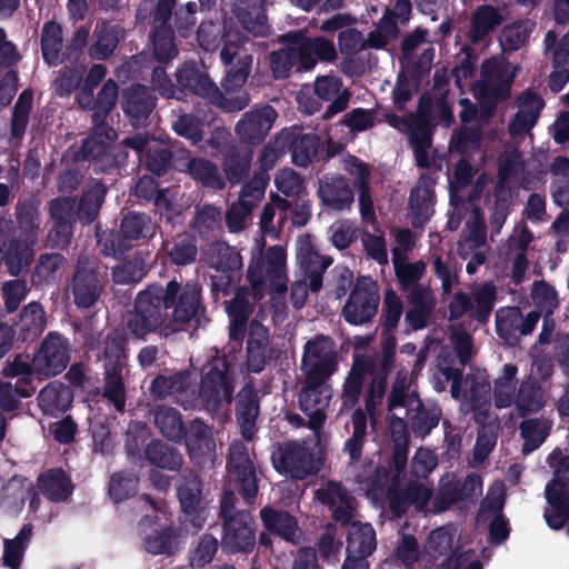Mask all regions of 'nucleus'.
I'll list each match as a JSON object with an SVG mask.
<instances>
[{"instance_id": "1", "label": "nucleus", "mask_w": 569, "mask_h": 569, "mask_svg": "<svg viewBox=\"0 0 569 569\" xmlns=\"http://www.w3.org/2000/svg\"><path fill=\"white\" fill-rule=\"evenodd\" d=\"M262 243H257V253L252 256L248 269V279L254 291V296L262 298L270 295L274 315L282 318L286 312V251L280 246L269 248L261 253Z\"/></svg>"}, {"instance_id": "2", "label": "nucleus", "mask_w": 569, "mask_h": 569, "mask_svg": "<svg viewBox=\"0 0 569 569\" xmlns=\"http://www.w3.org/2000/svg\"><path fill=\"white\" fill-rule=\"evenodd\" d=\"M443 376L447 380H452L451 396L460 399V388L463 387L466 392L461 398V408L463 411H472L478 423L483 425L482 432L478 436L475 449L473 460L482 462L496 443L492 431H486V420L490 410V385L483 379L467 377L463 381L458 382L459 372L452 371L450 368L443 369Z\"/></svg>"}, {"instance_id": "3", "label": "nucleus", "mask_w": 569, "mask_h": 569, "mask_svg": "<svg viewBox=\"0 0 569 569\" xmlns=\"http://www.w3.org/2000/svg\"><path fill=\"white\" fill-rule=\"evenodd\" d=\"M391 435L397 445H406L407 427L406 419L412 420L413 428L429 432L439 422L437 413L427 415L421 411V402L416 391L410 388L406 376H398L389 400Z\"/></svg>"}, {"instance_id": "4", "label": "nucleus", "mask_w": 569, "mask_h": 569, "mask_svg": "<svg viewBox=\"0 0 569 569\" xmlns=\"http://www.w3.org/2000/svg\"><path fill=\"white\" fill-rule=\"evenodd\" d=\"M106 190L102 184L96 183L77 203L69 198L59 199L51 204V216L56 222L54 243L64 246L68 243L71 227L70 223L77 216L81 221L90 222L97 216L103 201Z\"/></svg>"}, {"instance_id": "5", "label": "nucleus", "mask_w": 569, "mask_h": 569, "mask_svg": "<svg viewBox=\"0 0 569 569\" xmlns=\"http://www.w3.org/2000/svg\"><path fill=\"white\" fill-rule=\"evenodd\" d=\"M457 531L450 527H441L430 532L421 555V566L430 568L441 560L442 569H482L469 551L457 555Z\"/></svg>"}, {"instance_id": "6", "label": "nucleus", "mask_w": 569, "mask_h": 569, "mask_svg": "<svg viewBox=\"0 0 569 569\" xmlns=\"http://www.w3.org/2000/svg\"><path fill=\"white\" fill-rule=\"evenodd\" d=\"M560 453L552 452L549 463L556 468L555 478L546 487L548 507L545 519L551 529L563 527L569 518V455L559 460Z\"/></svg>"}, {"instance_id": "7", "label": "nucleus", "mask_w": 569, "mask_h": 569, "mask_svg": "<svg viewBox=\"0 0 569 569\" xmlns=\"http://www.w3.org/2000/svg\"><path fill=\"white\" fill-rule=\"evenodd\" d=\"M518 68L502 59H490L482 63L479 81L473 86L476 98L485 107L508 94Z\"/></svg>"}, {"instance_id": "8", "label": "nucleus", "mask_w": 569, "mask_h": 569, "mask_svg": "<svg viewBox=\"0 0 569 569\" xmlns=\"http://www.w3.org/2000/svg\"><path fill=\"white\" fill-rule=\"evenodd\" d=\"M160 301L163 322L171 317L174 323L183 325L196 316L199 307V289L191 283L180 288L178 282L170 281L164 292L160 288Z\"/></svg>"}, {"instance_id": "9", "label": "nucleus", "mask_w": 569, "mask_h": 569, "mask_svg": "<svg viewBox=\"0 0 569 569\" xmlns=\"http://www.w3.org/2000/svg\"><path fill=\"white\" fill-rule=\"evenodd\" d=\"M106 369L104 397L113 403L118 411L124 407V387L121 370L124 366L123 339L116 335L106 341L103 349Z\"/></svg>"}, {"instance_id": "10", "label": "nucleus", "mask_w": 569, "mask_h": 569, "mask_svg": "<svg viewBox=\"0 0 569 569\" xmlns=\"http://www.w3.org/2000/svg\"><path fill=\"white\" fill-rule=\"evenodd\" d=\"M232 376L233 369L224 359L217 358L210 365L200 389V399L208 410L230 403L233 393Z\"/></svg>"}, {"instance_id": "11", "label": "nucleus", "mask_w": 569, "mask_h": 569, "mask_svg": "<svg viewBox=\"0 0 569 569\" xmlns=\"http://www.w3.org/2000/svg\"><path fill=\"white\" fill-rule=\"evenodd\" d=\"M336 349L326 337L309 341L305 347L301 369L307 381H326L336 370Z\"/></svg>"}, {"instance_id": "12", "label": "nucleus", "mask_w": 569, "mask_h": 569, "mask_svg": "<svg viewBox=\"0 0 569 569\" xmlns=\"http://www.w3.org/2000/svg\"><path fill=\"white\" fill-rule=\"evenodd\" d=\"M163 323L160 287L150 286L147 290L138 295L136 312L130 318L128 328L136 337H143L146 333L156 330Z\"/></svg>"}, {"instance_id": "13", "label": "nucleus", "mask_w": 569, "mask_h": 569, "mask_svg": "<svg viewBox=\"0 0 569 569\" xmlns=\"http://www.w3.org/2000/svg\"><path fill=\"white\" fill-rule=\"evenodd\" d=\"M495 301L496 288L491 282H486L472 290V299L462 292L456 293L449 305L450 317L455 319L468 313L485 322L493 309Z\"/></svg>"}, {"instance_id": "14", "label": "nucleus", "mask_w": 569, "mask_h": 569, "mask_svg": "<svg viewBox=\"0 0 569 569\" xmlns=\"http://www.w3.org/2000/svg\"><path fill=\"white\" fill-rule=\"evenodd\" d=\"M231 509V493L226 492L221 501V512L226 518L223 545L231 550H247L254 541L252 517L241 511L228 518Z\"/></svg>"}, {"instance_id": "15", "label": "nucleus", "mask_w": 569, "mask_h": 569, "mask_svg": "<svg viewBox=\"0 0 569 569\" xmlns=\"http://www.w3.org/2000/svg\"><path fill=\"white\" fill-rule=\"evenodd\" d=\"M379 296L370 278L359 280L343 308L345 319L352 325L369 321L377 312Z\"/></svg>"}, {"instance_id": "16", "label": "nucleus", "mask_w": 569, "mask_h": 569, "mask_svg": "<svg viewBox=\"0 0 569 569\" xmlns=\"http://www.w3.org/2000/svg\"><path fill=\"white\" fill-rule=\"evenodd\" d=\"M69 361L68 345L64 338L49 333L32 359V371L41 377L62 372Z\"/></svg>"}, {"instance_id": "17", "label": "nucleus", "mask_w": 569, "mask_h": 569, "mask_svg": "<svg viewBox=\"0 0 569 569\" xmlns=\"http://www.w3.org/2000/svg\"><path fill=\"white\" fill-rule=\"evenodd\" d=\"M208 262L217 272L211 276L213 289L226 295V284L236 280L242 267L239 252L226 243H216L208 253Z\"/></svg>"}, {"instance_id": "18", "label": "nucleus", "mask_w": 569, "mask_h": 569, "mask_svg": "<svg viewBox=\"0 0 569 569\" xmlns=\"http://www.w3.org/2000/svg\"><path fill=\"white\" fill-rule=\"evenodd\" d=\"M238 34L228 32L226 34L224 46L221 50V59L226 64L232 63L227 70L224 78V88L228 91L242 87L249 74L252 58L240 47Z\"/></svg>"}, {"instance_id": "19", "label": "nucleus", "mask_w": 569, "mask_h": 569, "mask_svg": "<svg viewBox=\"0 0 569 569\" xmlns=\"http://www.w3.org/2000/svg\"><path fill=\"white\" fill-rule=\"evenodd\" d=\"M229 480L237 482L247 501H251L258 491L256 472L249 458L248 449L242 442H233L230 447Z\"/></svg>"}, {"instance_id": "20", "label": "nucleus", "mask_w": 569, "mask_h": 569, "mask_svg": "<svg viewBox=\"0 0 569 569\" xmlns=\"http://www.w3.org/2000/svg\"><path fill=\"white\" fill-rule=\"evenodd\" d=\"M274 468L295 478H303L315 470L313 459L308 448L299 443H287L272 452Z\"/></svg>"}, {"instance_id": "21", "label": "nucleus", "mask_w": 569, "mask_h": 569, "mask_svg": "<svg viewBox=\"0 0 569 569\" xmlns=\"http://www.w3.org/2000/svg\"><path fill=\"white\" fill-rule=\"evenodd\" d=\"M332 397L330 386L326 381L311 383L307 381V386L301 391L299 403L301 410L309 418V426L313 430H318L326 420V410Z\"/></svg>"}, {"instance_id": "22", "label": "nucleus", "mask_w": 569, "mask_h": 569, "mask_svg": "<svg viewBox=\"0 0 569 569\" xmlns=\"http://www.w3.org/2000/svg\"><path fill=\"white\" fill-rule=\"evenodd\" d=\"M267 181V177L260 174L242 189L238 203L228 211L227 221L231 231L237 232L243 228L246 218L263 198Z\"/></svg>"}, {"instance_id": "23", "label": "nucleus", "mask_w": 569, "mask_h": 569, "mask_svg": "<svg viewBox=\"0 0 569 569\" xmlns=\"http://www.w3.org/2000/svg\"><path fill=\"white\" fill-rule=\"evenodd\" d=\"M297 259L303 271H310V290L318 291L322 284V271L330 266L331 259L321 258L313 249L311 238L307 234L297 239Z\"/></svg>"}, {"instance_id": "24", "label": "nucleus", "mask_w": 569, "mask_h": 569, "mask_svg": "<svg viewBox=\"0 0 569 569\" xmlns=\"http://www.w3.org/2000/svg\"><path fill=\"white\" fill-rule=\"evenodd\" d=\"M316 495L320 502L329 507L337 521L348 523L353 519L355 499L338 483L329 482Z\"/></svg>"}, {"instance_id": "25", "label": "nucleus", "mask_w": 569, "mask_h": 569, "mask_svg": "<svg viewBox=\"0 0 569 569\" xmlns=\"http://www.w3.org/2000/svg\"><path fill=\"white\" fill-rule=\"evenodd\" d=\"M296 38L297 49L299 50L300 67L302 69H311L316 64V58L322 61H331L336 58L337 52L333 43L325 38L308 39L300 33L291 34Z\"/></svg>"}, {"instance_id": "26", "label": "nucleus", "mask_w": 569, "mask_h": 569, "mask_svg": "<svg viewBox=\"0 0 569 569\" xmlns=\"http://www.w3.org/2000/svg\"><path fill=\"white\" fill-rule=\"evenodd\" d=\"M276 116L274 109L269 106L251 111L238 123L237 132L243 140H260L271 129Z\"/></svg>"}, {"instance_id": "27", "label": "nucleus", "mask_w": 569, "mask_h": 569, "mask_svg": "<svg viewBox=\"0 0 569 569\" xmlns=\"http://www.w3.org/2000/svg\"><path fill=\"white\" fill-rule=\"evenodd\" d=\"M519 110L510 123L511 136H521L531 130L543 108L542 99L532 92L523 93L518 100Z\"/></svg>"}, {"instance_id": "28", "label": "nucleus", "mask_w": 569, "mask_h": 569, "mask_svg": "<svg viewBox=\"0 0 569 569\" xmlns=\"http://www.w3.org/2000/svg\"><path fill=\"white\" fill-rule=\"evenodd\" d=\"M101 282L92 268H79L72 282L74 303L80 308H89L99 298Z\"/></svg>"}, {"instance_id": "29", "label": "nucleus", "mask_w": 569, "mask_h": 569, "mask_svg": "<svg viewBox=\"0 0 569 569\" xmlns=\"http://www.w3.org/2000/svg\"><path fill=\"white\" fill-rule=\"evenodd\" d=\"M409 208L412 223L417 227H421L431 217L433 191L432 183L428 178L422 177L411 191Z\"/></svg>"}, {"instance_id": "30", "label": "nucleus", "mask_w": 569, "mask_h": 569, "mask_svg": "<svg viewBox=\"0 0 569 569\" xmlns=\"http://www.w3.org/2000/svg\"><path fill=\"white\" fill-rule=\"evenodd\" d=\"M318 194L322 203L332 210H343L353 202V192L342 178L320 181Z\"/></svg>"}, {"instance_id": "31", "label": "nucleus", "mask_w": 569, "mask_h": 569, "mask_svg": "<svg viewBox=\"0 0 569 569\" xmlns=\"http://www.w3.org/2000/svg\"><path fill=\"white\" fill-rule=\"evenodd\" d=\"M261 519L269 532L278 535L287 541H299L301 531L295 518L289 513L264 508L261 510Z\"/></svg>"}, {"instance_id": "32", "label": "nucleus", "mask_w": 569, "mask_h": 569, "mask_svg": "<svg viewBox=\"0 0 569 569\" xmlns=\"http://www.w3.org/2000/svg\"><path fill=\"white\" fill-rule=\"evenodd\" d=\"M348 557L365 559L376 549V533L371 525L353 521L347 540Z\"/></svg>"}, {"instance_id": "33", "label": "nucleus", "mask_w": 569, "mask_h": 569, "mask_svg": "<svg viewBox=\"0 0 569 569\" xmlns=\"http://www.w3.org/2000/svg\"><path fill=\"white\" fill-rule=\"evenodd\" d=\"M73 399L71 390L61 383H50L43 388L39 396L38 402L43 413L57 416L69 409Z\"/></svg>"}, {"instance_id": "34", "label": "nucleus", "mask_w": 569, "mask_h": 569, "mask_svg": "<svg viewBox=\"0 0 569 569\" xmlns=\"http://www.w3.org/2000/svg\"><path fill=\"white\" fill-rule=\"evenodd\" d=\"M153 106L152 97L142 86H133L123 94V110L134 124L144 120Z\"/></svg>"}, {"instance_id": "35", "label": "nucleus", "mask_w": 569, "mask_h": 569, "mask_svg": "<svg viewBox=\"0 0 569 569\" xmlns=\"http://www.w3.org/2000/svg\"><path fill=\"white\" fill-rule=\"evenodd\" d=\"M341 81L339 78L323 76L316 80L315 92L319 99L331 101L328 110V117L342 111L348 102L349 96L341 90Z\"/></svg>"}, {"instance_id": "36", "label": "nucleus", "mask_w": 569, "mask_h": 569, "mask_svg": "<svg viewBox=\"0 0 569 569\" xmlns=\"http://www.w3.org/2000/svg\"><path fill=\"white\" fill-rule=\"evenodd\" d=\"M259 408L257 396L252 388L246 387L238 395L237 417L241 427L242 436L251 439L254 433V423Z\"/></svg>"}, {"instance_id": "37", "label": "nucleus", "mask_w": 569, "mask_h": 569, "mask_svg": "<svg viewBox=\"0 0 569 569\" xmlns=\"http://www.w3.org/2000/svg\"><path fill=\"white\" fill-rule=\"evenodd\" d=\"M178 82L201 97H211L217 92V87L209 77L194 63H184L177 73Z\"/></svg>"}, {"instance_id": "38", "label": "nucleus", "mask_w": 569, "mask_h": 569, "mask_svg": "<svg viewBox=\"0 0 569 569\" xmlns=\"http://www.w3.org/2000/svg\"><path fill=\"white\" fill-rule=\"evenodd\" d=\"M126 143L133 148L139 154L147 149L146 162L149 170L156 174L164 172L170 161L169 152L164 147L153 150L148 138L142 136L128 138L126 139Z\"/></svg>"}, {"instance_id": "39", "label": "nucleus", "mask_w": 569, "mask_h": 569, "mask_svg": "<svg viewBox=\"0 0 569 569\" xmlns=\"http://www.w3.org/2000/svg\"><path fill=\"white\" fill-rule=\"evenodd\" d=\"M39 486L43 495L54 501L67 499L72 491L70 479L61 469L43 473L39 478Z\"/></svg>"}, {"instance_id": "40", "label": "nucleus", "mask_w": 569, "mask_h": 569, "mask_svg": "<svg viewBox=\"0 0 569 569\" xmlns=\"http://www.w3.org/2000/svg\"><path fill=\"white\" fill-rule=\"evenodd\" d=\"M187 447L191 458L210 455L214 443L209 427L200 421H193L187 431Z\"/></svg>"}, {"instance_id": "41", "label": "nucleus", "mask_w": 569, "mask_h": 569, "mask_svg": "<svg viewBox=\"0 0 569 569\" xmlns=\"http://www.w3.org/2000/svg\"><path fill=\"white\" fill-rule=\"evenodd\" d=\"M32 536V527L24 525L19 533L12 539L3 541V563L10 569H18L24 551L30 542Z\"/></svg>"}, {"instance_id": "42", "label": "nucleus", "mask_w": 569, "mask_h": 569, "mask_svg": "<svg viewBox=\"0 0 569 569\" xmlns=\"http://www.w3.org/2000/svg\"><path fill=\"white\" fill-rule=\"evenodd\" d=\"M290 132L291 139L288 141L292 150V161L301 167H306L316 156L318 139L313 133L300 134L296 130H284Z\"/></svg>"}, {"instance_id": "43", "label": "nucleus", "mask_w": 569, "mask_h": 569, "mask_svg": "<svg viewBox=\"0 0 569 569\" xmlns=\"http://www.w3.org/2000/svg\"><path fill=\"white\" fill-rule=\"evenodd\" d=\"M411 303L412 308L407 313V321L413 329H421L426 326L435 301L428 290L415 289L411 293Z\"/></svg>"}, {"instance_id": "44", "label": "nucleus", "mask_w": 569, "mask_h": 569, "mask_svg": "<svg viewBox=\"0 0 569 569\" xmlns=\"http://www.w3.org/2000/svg\"><path fill=\"white\" fill-rule=\"evenodd\" d=\"M31 482L20 477H13L4 487L2 507L8 511L21 510L24 500L31 493Z\"/></svg>"}, {"instance_id": "45", "label": "nucleus", "mask_w": 569, "mask_h": 569, "mask_svg": "<svg viewBox=\"0 0 569 569\" xmlns=\"http://www.w3.org/2000/svg\"><path fill=\"white\" fill-rule=\"evenodd\" d=\"M517 368L506 365L502 376L497 379L495 387V402L498 408H507L515 401Z\"/></svg>"}, {"instance_id": "46", "label": "nucleus", "mask_w": 569, "mask_h": 569, "mask_svg": "<svg viewBox=\"0 0 569 569\" xmlns=\"http://www.w3.org/2000/svg\"><path fill=\"white\" fill-rule=\"evenodd\" d=\"M146 456L152 465L170 470L179 468L182 462L177 450L159 441H153L147 447Z\"/></svg>"}, {"instance_id": "47", "label": "nucleus", "mask_w": 569, "mask_h": 569, "mask_svg": "<svg viewBox=\"0 0 569 569\" xmlns=\"http://www.w3.org/2000/svg\"><path fill=\"white\" fill-rule=\"evenodd\" d=\"M291 39L292 41L287 48L273 52L270 56V66L277 78H286L295 66L300 67L297 40L296 38Z\"/></svg>"}, {"instance_id": "48", "label": "nucleus", "mask_w": 569, "mask_h": 569, "mask_svg": "<svg viewBox=\"0 0 569 569\" xmlns=\"http://www.w3.org/2000/svg\"><path fill=\"white\" fill-rule=\"evenodd\" d=\"M144 548L153 555L171 553L177 546V535L171 530L153 528L150 532L143 530Z\"/></svg>"}, {"instance_id": "49", "label": "nucleus", "mask_w": 569, "mask_h": 569, "mask_svg": "<svg viewBox=\"0 0 569 569\" xmlns=\"http://www.w3.org/2000/svg\"><path fill=\"white\" fill-rule=\"evenodd\" d=\"M550 425L547 420L529 419L521 423V436L525 440L523 452L537 449L548 436Z\"/></svg>"}, {"instance_id": "50", "label": "nucleus", "mask_w": 569, "mask_h": 569, "mask_svg": "<svg viewBox=\"0 0 569 569\" xmlns=\"http://www.w3.org/2000/svg\"><path fill=\"white\" fill-rule=\"evenodd\" d=\"M227 311L231 318V337L236 338L237 331H241L242 325L247 321L251 311V305L248 300L247 290L239 289L232 301L227 306Z\"/></svg>"}, {"instance_id": "51", "label": "nucleus", "mask_w": 569, "mask_h": 569, "mask_svg": "<svg viewBox=\"0 0 569 569\" xmlns=\"http://www.w3.org/2000/svg\"><path fill=\"white\" fill-rule=\"evenodd\" d=\"M117 43L118 30L114 26H97L96 41L91 48V56L96 59H104L112 53Z\"/></svg>"}, {"instance_id": "52", "label": "nucleus", "mask_w": 569, "mask_h": 569, "mask_svg": "<svg viewBox=\"0 0 569 569\" xmlns=\"http://www.w3.org/2000/svg\"><path fill=\"white\" fill-rule=\"evenodd\" d=\"M168 19L163 20L156 13L154 23L158 29L152 36L156 56L159 60H169L176 54L174 44L172 41V32L170 29L164 28Z\"/></svg>"}, {"instance_id": "53", "label": "nucleus", "mask_w": 569, "mask_h": 569, "mask_svg": "<svg viewBox=\"0 0 569 569\" xmlns=\"http://www.w3.org/2000/svg\"><path fill=\"white\" fill-rule=\"evenodd\" d=\"M500 22L498 12L488 6L479 8L473 14L470 38L473 42L482 39Z\"/></svg>"}, {"instance_id": "54", "label": "nucleus", "mask_w": 569, "mask_h": 569, "mask_svg": "<svg viewBox=\"0 0 569 569\" xmlns=\"http://www.w3.org/2000/svg\"><path fill=\"white\" fill-rule=\"evenodd\" d=\"M392 260L397 277L403 288H409L413 284L425 271L423 262H406L405 257L400 254L398 249L392 250Z\"/></svg>"}, {"instance_id": "55", "label": "nucleus", "mask_w": 569, "mask_h": 569, "mask_svg": "<svg viewBox=\"0 0 569 569\" xmlns=\"http://www.w3.org/2000/svg\"><path fill=\"white\" fill-rule=\"evenodd\" d=\"M533 22L530 20L520 21L507 26L500 36V43L505 49L516 50L520 48L529 38L533 29Z\"/></svg>"}, {"instance_id": "56", "label": "nucleus", "mask_w": 569, "mask_h": 569, "mask_svg": "<svg viewBox=\"0 0 569 569\" xmlns=\"http://www.w3.org/2000/svg\"><path fill=\"white\" fill-rule=\"evenodd\" d=\"M61 42V27L56 22L46 23L42 31V53L48 63L54 64L58 61Z\"/></svg>"}, {"instance_id": "57", "label": "nucleus", "mask_w": 569, "mask_h": 569, "mask_svg": "<svg viewBox=\"0 0 569 569\" xmlns=\"http://www.w3.org/2000/svg\"><path fill=\"white\" fill-rule=\"evenodd\" d=\"M430 499V491L425 486H412L408 489L402 501L392 495L388 496V505L396 516H400L405 510L406 503H412L417 508H423Z\"/></svg>"}, {"instance_id": "58", "label": "nucleus", "mask_w": 569, "mask_h": 569, "mask_svg": "<svg viewBox=\"0 0 569 569\" xmlns=\"http://www.w3.org/2000/svg\"><path fill=\"white\" fill-rule=\"evenodd\" d=\"M351 425L352 437L346 442V450L352 460H357L361 456L367 430V419L362 410L353 412Z\"/></svg>"}, {"instance_id": "59", "label": "nucleus", "mask_w": 569, "mask_h": 569, "mask_svg": "<svg viewBox=\"0 0 569 569\" xmlns=\"http://www.w3.org/2000/svg\"><path fill=\"white\" fill-rule=\"evenodd\" d=\"M154 421L163 436L172 440L181 439L182 422L176 410L159 408L156 411Z\"/></svg>"}, {"instance_id": "60", "label": "nucleus", "mask_w": 569, "mask_h": 569, "mask_svg": "<svg viewBox=\"0 0 569 569\" xmlns=\"http://www.w3.org/2000/svg\"><path fill=\"white\" fill-rule=\"evenodd\" d=\"M521 313L518 308H502L497 311L496 323L497 331L501 338L511 342V339L519 331Z\"/></svg>"}, {"instance_id": "61", "label": "nucleus", "mask_w": 569, "mask_h": 569, "mask_svg": "<svg viewBox=\"0 0 569 569\" xmlns=\"http://www.w3.org/2000/svg\"><path fill=\"white\" fill-rule=\"evenodd\" d=\"M237 17L244 29L254 36H264L268 32L267 19L261 8L256 2L248 11L237 8Z\"/></svg>"}, {"instance_id": "62", "label": "nucleus", "mask_w": 569, "mask_h": 569, "mask_svg": "<svg viewBox=\"0 0 569 569\" xmlns=\"http://www.w3.org/2000/svg\"><path fill=\"white\" fill-rule=\"evenodd\" d=\"M178 496L184 513H197V518H201V520L204 519L203 509L200 506L199 483L197 481H190L181 486Z\"/></svg>"}, {"instance_id": "63", "label": "nucleus", "mask_w": 569, "mask_h": 569, "mask_svg": "<svg viewBox=\"0 0 569 569\" xmlns=\"http://www.w3.org/2000/svg\"><path fill=\"white\" fill-rule=\"evenodd\" d=\"M21 329L32 336H37L46 327V313L41 305L37 302L29 303L22 311L20 318Z\"/></svg>"}, {"instance_id": "64", "label": "nucleus", "mask_w": 569, "mask_h": 569, "mask_svg": "<svg viewBox=\"0 0 569 569\" xmlns=\"http://www.w3.org/2000/svg\"><path fill=\"white\" fill-rule=\"evenodd\" d=\"M137 483V478L131 475L116 473L110 481V497L116 502H120L136 493Z\"/></svg>"}]
</instances>
